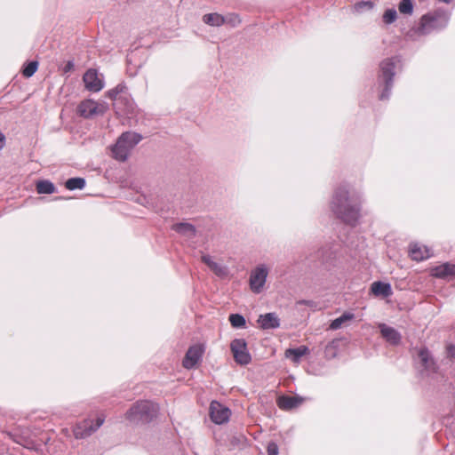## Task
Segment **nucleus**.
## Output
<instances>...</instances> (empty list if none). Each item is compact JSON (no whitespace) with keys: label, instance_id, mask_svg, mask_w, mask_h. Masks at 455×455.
Here are the masks:
<instances>
[{"label":"nucleus","instance_id":"obj_12","mask_svg":"<svg viewBox=\"0 0 455 455\" xmlns=\"http://www.w3.org/2000/svg\"><path fill=\"white\" fill-rule=\"evenodd\" d=\"M114 108L116 114L130 117L134 113L135 106L133 100L129 96H120L116 102Z\"/></svg>","mask_w":455,"mask_h":455},{"label":"nucleus","instance_id":"obj_38","mask_svg":"<svg viewBox=\"0 0 455 455\" xmlns=\"http://www.w3.org/2000/svg\"><path fill=\"white\" fill-rule=\"evenodd\" d=\"M5 142L4 135L0 132V150L4 148Z\"/></svg>","mask_w":455,"mask_h":455},{"label":"nucleus","instance_id":"obj_29","mask_svg":"<svg viewBox=\"0 0 455 455\" xmlns=\"http://www.w3.org/2000/svg\"><path fill=\"white\" fill-rule=\"evenodd\" d=\"M65 187L68 190L83 189L85 187V180L80 177L68 179Z\"/></svg>","mask_w":455,"mask_h":455},{"label":"nucleus","instance_id":"obj_25","mask_svg":"<svg viewBox=\"0 0 455 455\" xmlns=\"http://www.w3.org/2000/svg\"><path fill=\"white\" fill-rule=\"evenodd\" d=\"M127 87L124 83L118 84L115 88L109 90L107 94L108 98L114 100V102L118 100L120 96H128L126 93Z\"/></svg>","mask_w":455,"mask_h":455},{"label":"nucleus","instance_id":"obj_9","mask_svg":"<svg viewBox=\"0 0 455 455\" xmlns=\"http://www.w3.org/2000/svg\"><path fill=\"white\" fill-rule=\"evenodd\" d=\"M235 361L241 364L246 365L251 360V355L247 349V344L243 339H235L230 344Z\"/></svg>","mask_w":455,"mask_h":455},{"label":"nucleus","instance_id":"obj_4","mask_svg":"<svg viewBox=\"0 0 455 455\" xmlns=\"http://www.w3.org/2000/svg\"><path fill=\"white\" fill-rule=\"evenodd\" d=\"M398 63H400V59L394 57L384 60L379 65L380 72L379 75V84L384 85V89L379 95L380 100L389 98L393 86L395 68Z\"/></svg>","mask_w":455,"mask_h":455},{"label":"nucleus","instance_id":"obj_11","mask_svg":"<svg viewBox=\"0 0 455 455\" xmlns=\"http://www.w3.org/2000/svg\"><path fill=\"white\" fill-rule=\"evenodd\" d=\"M418 356L419 359L420 367L427 374L435 373L436 371V363L427 348H420L419 350Z\"/></svg>","mask_w":455,"mask_h":455},{"label":"nucleus","instance_id":"obj_33","mask_svg":"<svg viewBox=\"0 0 455 455\" xmlns=\"http://www.w3.org/2000/svg\"><path fill=\"white\" fill-rule=\"evenodd\" d=\"M278 446L275 443H269L267 445V455H278Z\"/></svg>","mask_w":455,"mask_h":455},{"label":"nucleus","instance_id":"obj_32","mask_svg":"<svg viewBox=\"0 0 455 455\" xmlns=\"http://www.w3.org/2000/svg\"><path fill=\"white\" fill-rule=\"evenodd\" d=\"M397 12L394 8H390L385 11L382 19L384 23L392 24L396 20Z\"/></svg>","mask_w":455,"mask_h":455},{"label":"nucleus","instance_id":"obj_8","mask_svg":"<svg viewBox=\"0 0 455 455\" xmlns=\"http://www.w3.org/2000/svg\"><path fill=\"white\" fill-rule=\"evenodd\" d=\"M107 110L108 105L105 102H98L92 100H84L78 107L79 114L85 118L102 116Z\"/></svg>","mask_w":455,"mask_h":455},{"label":"nucleus","instance_id":"obj_20","mask_svg":"<svg viewBox=\"0 0 455 455\" xmlns=\"http://www.w3.org/2000/svg\"><path fill=\"white\" fill-rule=\"evenodd\" d=\"M202 261L218 276L223 277L228 275V268L215 262L210 255H203Z\"/></svg>","mask_w":455,"mask_h":455},{"label":"nucleus","instance_id":"obj_26","mask_svg":"<svg viewBox=\"0 0 455 455\" xmlns=\"http://www.w3.org/2000/svg\"><path fill=\"white\" fill-rule=\"evenodd\" d=\"M56 188L52 182L49 180H40L36 183V191L38 194H53Z\"/></svg>","mask_w":455,"mask_h":455},{"label":"nucleus","instance_id":"obj_7","mask_svg":"<svg viewBox=\"0 0 455 455\" xmlns=\"http://www.w3.org/2000/svg\"><path fill=\"white\" fill-rule=\"evenodd\" d=\"M268 275V268L261 264L251 270L250 274L249 284L252 292L259 294L263 291L264 285Z\"/></svg>","mask_w":455,"mask_h":455},{"label":"nucleus","instance_id":"obj_39","mask_svg":"<svg viewBox=\"0 0 455 455\" xmlns=\"http://www.w3.org/2000/svg\"><path fill=\"white\" fill-rule=\"evenodd\" d=\"M73 67V63L71 61H68V64H67V70L68 69H70L71 68Z\"/></svg>","mask_w":455,"mask_h":455},{"label":"nucleus","instance_id":"obj_16","mask_svg":"<svg viewBox=\"0 0 455 455\" xmlns=\"http://www.w3.org/2000/svg\"><path fill=\"white\" fill-rule=\"evenodd\" d=\"M382 338L391 345H398L401 342L402 336L398 331L387 325L386 323H379L378 325Z\"/></svg>","mask_w":455,"mask_h":455},{"label":"nucleus","instance_id":"obj_31","mask_svg":"<svg viewBox=\"0 0 455 455\" xmlns=\"http://www.w3.org/2000/svg\"><path fill=\"white\" fill-rule=\"evenodd\" d=\"M38 68L37 61L28 62L23 68L22 74L25 77H31Z\"/></svg>","mask_w":455,"mask_h":455},{"label":"nucleus","instance_id":"obj_28","mask_svg":"<svg viewBox=\"0 0 455 455\" xmlns=\"http://www.w3.org/2000/svg\"><path fill=\"white\" fill-rule=\"evenodd\" d=\"M398 11L403 15L411 16L413 14L414 3L412 0H401L398 4Z\"/></svg>","mask_w":455,"mask_h":455},{"label":"nucleus","instance_id":"obj_6","mask_svg":"<svg viewBox=\"0 0 455 455\" xmlns=\"http://www.w3.org/2000/svg\"><path fill=\"white\" fill-rule=\"evenodd\" d=\"M105 416L98 415L95 420L86 419L76 425L73 429L74 435L76 439H84L95 433L104 423Z\"/></svg>","mask_w":455,"mask_h":455},{"label":"nucleus","instance_id":"obj_24","mask_svg":"<svg viewBox=\"0 0 455 455\" xmlns=\"http://www.w3.org/2000/svg\"><path fill=\"white\" fill-rule=\"evenodd\" d=\"M203 20L208 25L216 27H220L226 22V19L219 13L205 14L203 17Z\"/></svg>","mask_w":455,"mask_h":455},{"label":"nucleus","instance_id":"obj_23","mask_svg":"<svg viewBox=\"0 0 455 455\" xmlns=\"http://www.w3.org/2000/svg\"><path fill=\"white\" fill-rule=\"evenodd\" d=\"M306 346H300L296 348H289L285 351V356L291 358L294 363H299L301 357L308 353Z\"/></svg>","mask_w":455,"mask_h":455},{"label":"nucleus","instance_id":"obj_30","mask_svg":"<svg viewBox=\"0 0 455 455\" xmlns=\"http://www.w3.org/2000/svg\"><path fill=\"white\" fill-rule=\"evenodd\" d=\"M229 322L234 328H243L246 324L244 317L239 314L230 315Z\"/></svg>","mask_w":455,"mask_h":455},{"label":"nucleus","instance_id":"obj_2","mask_svg":"<svg viewBox=\"0 0 455 455\" xmlns=\"http://www.w3.org/2000/svg\"><path fill=\"white\" fill-rule=\"evenodd\" d=\"M159 407L150 401H140L126 412L125 418L132 423H148L156 417Z\"/></svg>","mask_w":455,"mask_h":455},{"label":"nucleus","instance_id":"obj_18","mask_svg":"<svg viewBox=\"0 0 455 455\" xmlns=\"http://www.w3.org/2000/svg\"><path fill=\"white\" fill-rule=\"evenodd\" d=\"M258 323L264 330L276 329L280 326V319L275 313H267L259 316Z\"/></svg>","mask_w":455,"mask_h":455},{"label":"nucleus","instance_id":"obj_27","mask_svg":"<svg viewBox=\"0 0 455 455\" xmlns=\"http://www.w3.org/2000/svg\"><path fill=\"white\" fill-rule=\"evenodd\" d=\"M353 318H354V314L346 312L339 317L331 321V323L330 324V329L338 330V329L341 328L345 323L352 320Z\"/></svg>","mask_w":455,"mask_h":455},{"label":"nucleus","instance_id":"obj_22","mask_svg":"<svg viewBox=\"0 0 455 455\" xmlns=\"http://www.w3.org/2000/svg\"><path fill=\"white\" fill-rule=\"evenodd\" d=\"M172 229L187 238H193L196 235V228L190 223H177L172 226Z\"/></svg>","mask_w":455,"mask_h":455},{"label":"nucleus","instance_id":"obj_21","mask_svg":"<svg viewBox=\"0 0 455 455\" xmlns=\"http://www.w3.org/2000/svg\"><path fill=\"white\" fill-rule=\"evenodd\" d=\"M371 291L375 296L388 297L392 294L391 285L380 281L372 283Z\"/></svg>","mask_w":455,"mask_h":455},{"label":"nucleus","instance_id":"obj_10","mask_svg":"<svg viewBox=\"0 0 455 455\" xmlns=\"http://www.w3.org/2000/svg\"><path fill=\"white\" fill-rule=\"evenodd\" d=\"M230 410L217 401H212L210 404L211 419L218 425L226 423L230 417Z\"/></svg>","mask_w":455,"mask_h":455},{"label":"nucleus","instance_id":"obj_34","mask_svg":"<svg viewBox=\"0 0 455 455\" xmlns=\"http://www.w3.org/2000/svg\"><path fill=\"white\" fill-rule=\"evenodd\" d=\"M225 19H226V22L225 23H229L233 27H235L236 25H238L241 22L239 18L236 15H233V14L228 16V17H227V18H225Z\"/></svg>","mask_w":455,"mask_h":455},{"label":"nucleus","instance_id":"obj_37","mask_svg":"<svg viewBox=\"0 0 455 455\" xmlns=\"http://www.w3.org/2000/svg\"><path fill=\"white\" fill-rule=\"evenodd\" d=\"M363 6H368L369 8H371L372 7V4L370 2H362V3H359L357 5H356V8H361Z\"/></svg>","mask_w":455,"mask_h":455},{"label":"nucleus","instance_id":"obj_17","mask_svg":"<svg viewBox=\"0 0 455 455\" xmlns=\"http://www.w3.org/2000/svg\"><path fill=\"white\" fill-rule=\"evenodd\" d=\"M303 402L304 398L300 396L281 395L276 403L281 410L289 411L299 407Z\"/></svg>","mask_w":455,"mask_h":455},{"label":"nucleus","instance_id":"obj_3","mask_svg":"<svg viewBox=\"0 0 455 455\" xmlns=\"http://www.w3.org/2000/svg\"><path fill=\"white\" fill-rule=\"evenodd\" d=\"M141 140V135L137 132H126L122 133L111 148L113 157L120 162L126 161L132 148Z\"/></svg>","mask_w":455,"mask_h":455},{"label":"nucleus","instance_id":"obj_5","mask_svg":"<svg viewBox=\"0 0 455 455\" xmlns=\"http://www.w3.org/2000/svg\"><path fill=\"white\" fill-rule=\"evenodd\" d=\"M449 22V15L441 11L427 13L421 17L419 32L421 35L430 34L444 28Z\"/></svg>","mask_w":455,"mask_h":455},{"label":"nucleus","instance_id":"obj_19","mask_svg":"<svg viewBox=\"0 0 455 455\" xmlns=\"http://www.w3.org/2000/svg\"><path fill=\"white\" fill-rule=\"evenodd\" d=\"M409 251L411 258L417 261L427 259L431 256L430 250L419 243H411Z\"/></svg>","mask_w":455,"mask_h":455},{"label":"nucleus","instance_id":"obj_35","mask_svg":"<svg viewBox=\"0 0 455 455\" xmlns=\"http://www.w3.org/2000/svg\"><path fill=\"white\" fill-rule=\"evenodd\" d=\"M446 353L447 356L450 358H455V346L454 345H449L446 347Z\"/></svg>","mask_w":455,"mask_h":455},{"label":"nucleus","instance_id":"obj_15","mask_svg":"<svg viewBox=\"0 0 455 455\" xmlns=\"http://www.w3.org/2000/svg\"><path fill=\"white\" fill-rule=\"evenodd\" d=\"M431 275L436 278L448 279L455 277V264L449 262L436 266L430 270Z\"/></svg>","mask_w":455,"mask_h":455},{"label":"nucleus","instance_id":"obj_14","mask_svg":"<svg viewBox=\"0 0 455 455\" xmlns=\"http://www.w3.org/2000/svg\"><path fill=\"white\" fill-rule=\"evenodd\" d=\"M204 353V349L201 346L196 345L190 347L186 353L185 358L183 360V366L186 369L194 368L197 363L200 361Z\"/></svg>","mask_w":455,"mask_h":455},{"label":"nucleus","instance_id":"obj_1","mask_svg":"<svg viewBox=\"0 0 455 455\" xmlns=\"http://www.w3.org/2000/svg\"><path fill=\"white\" fill-rule=\"evenodd\" d=\"M359 197L350 195L347 188L342 186L335 190L332 201V212L345 222L355 225L359 218Z\"/></svg>","mask_w":455,"mask_h":455},{"label":"nucleus","instance_id":"obj_36","mask_svg":"<svg viewBox=\"0 0 455 455\" xmlns=\"http://www.w3.org/2000/svg\"><path fill=\"white\" fill-rule=\"evenodd\" d=\"M298 304L299 305H305V306H308V307H313L315 306V302L313 300H299L298 302Z\"/></svg>","mask_w":455,"mask_h":455},{"label":"nucleus","instance_id":"obj_13","mask_svg":"<svg viewBox=\"0 0 455 455\" xmlns=\"http://www.w3.org/2000/svg\"><path fill=\"white\" fill-rule=\"evenodd\" d=\"M83 80L86 89L91 92H100L104 86L103 81L99 78L98 73L95 69L87 70L84 75Z\"/></svg>","mask_w":455,"mask_h":455}]
</instances>
